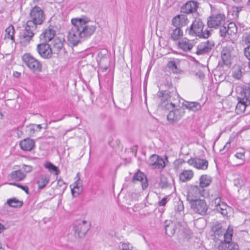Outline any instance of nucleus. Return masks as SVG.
I'll return each instance as SVG.
<instances>
[{
  "instance_id": "338daca9",
  "label": "nucleus",
  "mask_w": 250,
  "mask_h": 250,
  "mask_svg": "<svg viewBox=\"0 0 250 250\" xmlns=\"http://www.w3.org/2000/svg\"><path fill=\"white\" fill-rule=\"evenodd\" d=\"M0 115L1 116V119H2V117H3V114H2V112L0 111Z\"/></svg>"
},
{
  "instance_id": "c756f323",
  "label": "nucleus",
  "mask_w": 250,
  "mask_h": 250,
  "mask_svg": "<svg viewBox=\"0 0 250 250\" xmlns=\"http://www.w3.org/2000/svg\"><path fill=\"white\" fill-rule=\"evenodd\" d=\"M193 176V172L191 170H184L179 175L180 180L186 182L190 180Z\"/></svg>"
},
{
  "instance_id": "412c9836",
  "label": "nucleus",
  "mask_w": 250,
  "mask_h": 250,
  "mask_svg": "<svg viewBox=\"0 0 250 250\" xmlns=\"http://www.w3.org/2000/svg\"><path fill=\"white\" fill-rule=\"evenodd\" d=\"M35 143L33 139L27 138L21 140L19 145L22 150L30 151L34 148Z\"/></svg>"
},
{
  "instance_id": "2f4dec72",
  "label": "nucleus",
  "mask_w": 250,
  "mask_h": 250,
  "mask_svg": "<svg viewBox=\"0 0 250 250\" xmlns=\"http://www.w3.org/2000/svg\"><path fill=\"white\" fill-rule=\"evenodd\" d=\"M233 228L229 226L224 233V240L229 244L232 242L231 240L233 235Z\"/></svg>"
},
{
  "instance_id": "8fccbe9b",
  "label": "nucleus",
  "mask_w": 250,
  "mask_h": 250,
  "mask_svg": "<svg viewBox=\"0 0 250 250\" xmlns=\"http://www.w3.org/2000/svg\"><path fill=\"white\" fill-rule=\"evenodd\" d=\"M244 53L245 57L249 60V62H250V45L245 48Z\"/></svg>"
},
{
  "instance_id": "79ce46f5",
  "label": "nucleus",
  "mask_w": 250,
  "mask_h": 250,
  "mask_svg": "<svg viewBox=\"0 0 250 250\" xmlns=\"http://www.w3.org/2000/svg\"><path fill=\"white\" fill-rule=\"evenodd\" d=\"M57 184L58 188H60L62 192H64V191L67 188L66 184L65 182H64V181L61 179H60L58 180Z\"/></svg>"
},
{
  "instance_id": "72a5a7b5",
  "label": "nucleus",
  "mask_w": 250,
  "mask_h": 250,
  "mask_svg": "<svg viewBox=\"0 0 250 250\" xmlns=\"http://www.w3.org/2000/svg\"><path fill=\"white\" fill-rule=\"evenodd\" d=\"M44 166L49 171L54 172L55 174L56 175H58L60 173V171L58 167L50 162H46Z\"/></svg>"
},
{
  "instance_id": "20e7f679",
  "label": "nucleus",
  "mask_w": 250,
  "mask_h": 250,
  "mask_svg": "<svg viewBox=\"0 0 250 250\" xmlns=\"http://www.w3.org/2000/svg\"><path fill=\"white\" fill-rule=\"evenodd\" d=\"M22 60L25 64L34 73L39 74L42 71V65L40 62L30 53H25L22 56Z\"/></svg>"
},
{
  "instance_id": "a878e982",
  "label": "nucleus",
  "mask_w": 250,
  "mask_h": 250,
  "mask_svg": "<svg viewBox=\"0 0 250 250\" xmlns=\"http://www.w3.org/2000/svg\"><path fill=\"white\" fill-rule=\"evenodd\" d=\"M165 225L166 234L169 237L172 236L175 233L176 225L170 220H166Z\"/></svg>"
},
{
  "instance_id": "393cba45",
  "label": "nucleus",
  "mask_w": 250,
  "mask_h": 250,
  "mask_svg": "<svg viewBox=\"0 0 250 250\" xmlns=\"http://www.w3.org/2000/svg\"><path fill=\"white\" fill-rule=\"evenodd\" d=\"M56 34V31L53 26H49L41 35V39H44L46 42L52 40Z\"/></svg>"
},
{
  "instance_id": "2eb2a0df",
  "label": "nucleus",
  "mask_w": 250,
  "mask_h": 250,
  "mask_svg": "<svg viewBox=\"0 0 250 250\" xmlns=\"http://www.w3.org/2000/svg\"><path fill=\"white\" fill-rule=\"evenodd\" d=\"M199 3L195 0H189L185 3L181 8V12L185 14L193 13L197 11Z\"/></svg>"
},
{
  "instance_id": "0eeeda50",
  "label": "nucleus",
  "mask_w": 250,
  "mask_h": 250,
  "mask_svg": "<svg viewBox=\"0 0 250 250\" xmlns=\"http://www.w3.org/2000/svg\"><path fill=\"white\" fill-rule=\"evenodd\" d=\"M90 229V224L86 221L78 220L73 224V230L75 236L83 238Z\"/></svg>"
},
{
  "instance_id": "6e6552de",
  "label": "nucleus",
  "mask_w": 250,
  "mask_h": 250,
  "mask_svg": "<svg viewBox=\"0 0 250 250\" xmlns=\"http://www.w3.org/2000/svg\"><path fill=\"white\" fill-rule=\"evenodd\" d=\"M170 105L172 109L169 111L167 115V120L171 124H174L178 122L185 114L184 109L179 107L176 108L175 104L171 103Z\"/></svg>"
},
{
  "instance_id": "bb28decb",
  "label": "nucleus",
  "mask_w": 250,
  "mask_h": 250,
  "mask_svg": "<svg viewBox=\"0 0 250 250\" xmlns=\"http://www.w3.org/2000/svg\"><path fill=\"white\" fill-rule=\"evenodd\" d=\"M49 182V177L47 175L42 174L37 178V184L39 189L44 188Z\"/></svg>"
},
{
  "instance_id": "49530a36",
  "label": "nucleus",
  "mask_w": 250,
  "mask_h": 250,
  "mask_svg": "<svg viewBox=\"0 0 250 250\" xmlns=\"http://www.w3.org/2000/svg\"><path fill=\"white\" fill-rule=\"evenodd\" d=\"M228 245L229 243L225 242L224 240L221 241L218 246V249L219 250H225L226 249H227Z\"/></svg>"
},
{
  "instance_id": "f8f14e48",
  "label": "nucleus",
  "mask_w": 250,
  "mask_h": 250,
  "mask_svg": "<svg viewBox=\"0 0 250 250\" xmlns=\"http://www.w3.org/2000/svg\"><path fill=\"white\" fill-rule=\"evenodd\" d=\"M37 51L41 57L45 59H49L52 57L53 51L50 45L47 43L39 44Z\"/></svg>"
},
{
  "instance_id": "bf43d9fd",
  "label": "nucleus",
  "mask_w": 250,
  "mask_h": 250,
  "mask_svg": "<svg viewBox=\"0 0 250 250\" xmlns=\"http://www.w3.org/2000/svg\"><path fill=\"white\" fill-rule=\"evenodd\" d=\"M122 250H130L129 243H123L122 244Z\"/></svg>"
},
{
  "instance_id": "e2e57ef3",
  "label": "nucleus",
  "mask_w": 250,
  "mask_h": 250,
  "mask_svg": "<svg viewBox=\"0 0 250 250\" xmlns=\"http://www.w3.org/2000/svg\"><path fill=\"white\" fill-rule=\"evenodd\" d=\"M21 75V73H19L18 72H15L14 73V76L16 77V78H19Z\"/></svg>"
},
{
  "instance_id": "9b49d317",
  "label": "nucleus",
  "mask_w": 250,
  "mask_h": 250,
  "mask_svg": "<svg viewBox=\"0 0 250 250\" xmlns=\"http://www.w3.org/2000/svg\"><path fill=\"white\" fill-rule=\"evenodd\" d=\"M214 46L213 41L208 40L203 42L197 46L196 53L198 55L208 54L213 50Z\"/></svg>"
},
{
  "instance_id": "5fc2aeb1",
  "label": "nucleus",
  "mask_w": 250,
  "mask_h": 250,
  "mask_svg": "<svg viewBox=\"0 0 250 250\" xmlns=\"http://www.w3.org/2000/svg\"><path fill=\"white\" fill-rule=\"evenodd\" d=\"M167 197H164L158 203L159 206H165L167 204Z\"/></svg>"
},
{
  "instance_id": "4d7b16f0",
  "label": "nucleus",
  "mask_w": 250,
  "mask_h": 250,
  "mask_svg": "<svg viewBox=\"0 0 250 250\" xmlns=\"http://www.w3.org/2000/svg\"><path fill=\"white\" fill-rule=\"evenodd\" d=\"M227 31L225 26H223L220 29V35L221 37H225L226 35Z\"/></svg>"
},
{
  "instance_id": "e433bc0d",
  "label": "nucleus",
  "mask_w": 250,
  "mask_h": 250,
  "mask_svg": "<svg viewBox=\"0 0 250 250\" xmlns=\"http://www.w3.org/2000/svg\"><path fill=\"white\" fill-rule=\"evenodd\" d=\"M167 67L170 69L173 73L179 74L182 70L179 68L174 61H169L167 63Z\"/></svg>"
},
{
  "instance_id": "423d86ee",
  "label": "nucleus",
  "mask_w": 250,
  "mask_h": 250,
  "mask_svg": "<svg viewBox=\"0 0 250 250\" xmlns=\"http://www.w3.org/2000/svg\"><path fill=\"white\" fill-rule=\"evenodd\" d=\"M73 19L71 20V22L73 26L71 30L69 31L67 40L68 41L71 43L73 46H76L80 42V39H83L81 33L79 28L78 23L74 21Z\"/></svg>"
},
{
  "instance_id": "c9c22d12",
  "label": "nucleus",
  "mask_w": 250,
  "mask_h": 250,
  "mask_svg": "<svg viewBox=\"0 0 250 250\" xmlns=\"http://www.w3.org/2000/svg\"><path fill=\"white\" fill-rule=\"evenodd\" d=\"M5 38L10 39L13 42H14V33L15 29L14 26L12 25H9L6 29H5Z\"/></svg>"
},
{
  "instance_id": "473e14b6",
  "label": "nucleus",
  "mask_w": 250,
  "mask_h": 250,
  "mask_svg": "<svg viewBox=\"0 0 250 250\" xmlns=\"http://www.w3.org/2000/svg\"><path fill=\"white\" fill-rule=\"evenodd\" d=\"M159 185L163 189L168 188L171 186L168 178L163 175H161Z\"/></svg>"
},
{
  "instance_id": "4468645a",
  "label": "nucleus",
  "mask_w": 250,
  "mask_h": 250,
  "mask_svg": "<svg viewBox=\"0 0 250 250\" xmlns=\"http://www.w3.org/2000/svg\"><path fill=\"white\" fill-rule=\"evenodd\" d=\"M187 163L191 166H193L197 169L206 170L208 168V163L206 159L199 158H191Z\"/></svg>"
},
{
  "instance_id": "f03ea898",
  "label": "nucleus",
  "mask_w": 250,
  "mask_h": 250,
  "mask_svg": "<svg viewBox=\"0 0 250 250\" xmlns=\"http://www.w3.org/2000/svg\"><path fill=\"white\" fill-rule=\"evenodd\" d=\"M204 24L200 18H195L186 32L190 36L200 39H208L211 35L212 30L206 29L203 31Z\"/></svg>"
},
{
  "instance_id": "774afa93",
  "label": "nucleus",
  "mask_w": 250,
  "mask_h": 250,
  "mask_svg": "<svg viewBox=\"0 0 250 250\" xmlns=\"http://www.w3.org/2000/svg\"><path fill=\"white\" fill-rule=\"evenodd\" d=\"M248 66H249V68L250 69V62H249L248 63Z\"/></svg>"
},
{
  "instance_id": "cd10ccee",
  "label": "nucleus",
  "mask_w": 250,
  "mask_h": 250,
  "mask_svg": "<svg viewBox=\"0 0 250 250\" xmlns=\"http://www.w3.org/2000/svg\"><path fill=\"white\" fill-rule=\"evenodd\" d=\"M212 181V178L208 175H202L199 179V186L204 189L208 187Z\"/></svg>"
},
{
  "instance_id": "a211bd4d",
  "label": "nucleus",
  "mask_w": 250,
  "mask_h": 250,
  "mask_svg": "<svg viewBox=\"0 0 250 250\" xmlns=\"http://www.w3.org/2000/svg\"><path fill=\"white\" fill-rule=\"evenodd\" d=\"M221 59L222 62H219L218 67H222L223 64L229 66L231 64L230 52L227 48H223L222 50Z\"/></svg>"
},
{
  "instance_id": "a19ab883",
  "label": "nucleus",
  "mask_w": 250,
  "mask_h": 250,
  "mask_svg": "<svg viewBox=\"0 0 250 250\" xmlns=\"http://www.w3.org/2000/svg\"><path fill=\"white\" fill-rule=\"evenodd\" d=\"M9 185L17 187L24 191L26 194H29V189L27 186H23L20 183H17L16 182L10 183H9Z\"/></svg>"
},
{
  "instance_id": "09e8293b",
  "label": "nucleus",
  "mask_w": 250,
  "mask_h": 250,
  "mask_svg": "<svg viewBox=\"0 0 250 250\" xmlns=\"http://www.w3.org/2000/svg\"><path fill=\"white\" fill-rule=\"evenodd\" d=\"M234 185L238 188H241L243 185V181L241 179L237 178L233 181Z\"/></svg>"
},
{
  "instance_id": "69168bd1",
  "label": "nucleus",
  "mask_w": 250,
  "mask_h": 250,
  "mask_svg": "<svg viewBox=\"0 0 250 250\" xmlns=\"http://www.w3.org/2000/svg\"><path fill=\"white\" fill-rule=\"evenodd\" d=\"M37 128H38L39 129H41L42 128V126H41V125H37Z\"/></svg>"
},
{
  "instance_id": "5701e85b",
  "label": "nucleus",
  "mask_w": 250,
  "mask_h": 250,
  "mask_svg": "<svg viewBox=\"0 0 250 250\" xmlns=\"http://www.w3.org/2000/svg\"><path fill=\"white\" fill-rule=\"evenodd\" d=\"M174 28H170L168 31L170 35V39L173 41H177L180 40L183 36V32L181 28L175 27Z\"/></svg>"
},
{
  "instance_id": "a18cd8bd",
  "label": "nucleus",
  "mask_w": 250,
  "mask_h": 250,
  "mask_svg": "<svg viewBox=\"0 0 250 250\" xmlns=\"http://www.w3.org/2000/svg\"><path fill=\"white\" fill-rule=\"evenodd\" d=\"M157 158H159V156L157 154H153L152 155L149 160H148V164L149 166L152 167L153 165L154 164L155 161H156Z\"/></svg>"
},
{
  "instance_id": "b1692460",
  "label": "nucleus",
  "mask_w": 250,
  "mask_h": 250,
  "mask_svg": "<svg viewBox=\"0 0 250 250\" xmlns=\"http://www.w3.org/2000/svg\"><path fill=\"white\" fill-rule=\"evenodd\" d=\"M65 41L63 38H56L52 42V49L53 54H58L63 46V42Z\"/></svg>"
},
{
  "instance_id": "052dcab7",
  "label": "nucleus",
  "mask_w": 250,
  "mask_h": 250,
  "mask_svg": "<svg viewBox=\"0 0 250 250\" xmlns=\"http://www.w3.org/2000/svg\"><path fill=\"white\" fill-rule=\"evenodd\" d=\"M230 141H228L226 144V145H225V146H224L223 149H220V151L221 152V151H223L224 150H225L226 148H227V150H228L230 147Z\"/></svg>"
},
{
  "instance_id": "0e129e2a",
  "label": "nucleus",
  "mask_w": 250,
  "mask_h": 250,
  "mask_svg": "<svg viewBox=\"0 0 250 250\" xmlns=\"http://www.w3.org/2000/svg\"><path fill=\"white\" fill-rule=\"evenodd\" d=\"M81 192V189L80 188H79V189H75V193H77L78 195H79Z\"/></svg>"
},
{
  "instance_id": "680f3d73",
  "label": "nucleus",
  "mask_w": 250,
  "mask_h": 250,
  "mask_svg": "<svg viewBox=\"0 0 250 250\" xmlns=\"http://www.w3.org/2000/svg\"><path fill=\"white\" fill-rule=\"evenodd\" d=\"M5 229V227L3 225L0 223V233L2 232L3 230Z\"/></svg>"
},
{
  "instance_id": "de8ad7c7",
  "label": "nucleus",
  "mask_w": 250,
  "mask_h": 250,
  "mask_svg": "<svg viewBox=\"0 0 250 250\" xmlns=\"http://www.w3.org/2000/svg\"><path fill=\"white\" fill-rule=\"evenodd\" d=\"M21 168L23 170L25 174L30 172L33 170V167L32 166L26 165H23Z\"/></svg>"
},
{
  "instance_id": "9d476101",
  "label": "nucleus",
  "mask_w": 250,
  "mask_h": 250,
  "mask_svg": "<svg viewBox=\"0 0 250 250\" xmlns=\"http://www.w3.org/2000/svg\"><path fill=\"white\" fill-rule=\"evenodd\" d=\"M204 192V189L200 186L191 185L188 192L187 200L189 202L199 199L200 196H205Z\"/></svg>"
},
{
  "instance_id": "aec40b11",
  "label": "nucleus",
  "mask_w": 250,
  "mask_h": 250,
  "mask_svg": "<svg viewBox=\"0 0 250 250\" xmlns=\"http://www.w3.org/2000/svg\"><path fill=\"white\" fill-rule=\"evenodd\" d=\"M193 41H190L189 40L185 38L177 42L178 47L185 52L190 51L193 48L194 44L193 43Z\"/></svg>"
},
{
  "instance_id": "6ab92c4d",
  "label": "nucleus",
  "mask_w": 250,
  "mask_h": 250,
  "mask_svg": "<svg viewBox=\"0 0 250 250\" xmlns=\"http://www.w3.org/2000/svg\"><path fill=\"white\" fill-rule=\"evenodd\" d=\"M167 88V89L158 91L157 94V96L161 98L162 101H167L174 92V88L172 83L168 84Z\"/></svg>"
},
{
  "instance_id": "864d4df0",
  "label": "nucleus",
  "mask_w": 250,
  "mask_h": 250,
  "mask_svg": "<svg viewBox=\"0 0 250 250\" xmlns=\"http://www.w3.org/2000/svg\"><path fill=\"white\" fill-rule=\"evenodd\" d=\"M213 202H214V204H215V208L217 207H218V206H219L221 204L224 203L223 202L221 201V198L220 197H218L216 198L214 200Z\"/></svg>"
},
{
  "instance_id": "ea45409f",
  "label": "nucleus",
  "mask_w": 250,
  "mask_h": 250,
  "mask_svg": "<svg viewBox=\"0 0 250 250\" xmlns=\"http://www.w3.org/2000/svg\"><path fill=\"white\" fill-rule=\"evenodd\" d=\"M75 186L73 188H71V193L73 196H75V189H79L82 187V181L80 180L79 177L78 179L75 182Z\"/></svg>"
},
{
  "instance_id": "603ef678",
  "label": "nucleus",
  "mask_w": 250,
  "mask_h": 250,
  "mask_svg": "<svg viewBox=\"0 0 250 250\" xmlns=\"http://www.w3.org/2000/svg\"><path fill=\"white\" fill-rule=\"evenodd\" d=\"M244 155H245V151L243 150V151L237 152L235 154V156L239 159L243 160L244 162Z\"/></svg>"
},
{
  "instance_id": "f257e3e1",
  "label": "nucleus",
  "mask_w": 250,
  "mask_h": 250,
  "mask_svg": "<svg viewBox=\"0 0 250 250\" xmlns=\"http://www.w3.org/2000/svg\"><path fill=\"white\" fill-rule=\"evenodd\" d=\"M29 16L30 20L27 21L23 33L20 36V43L23 46H26L32 40L37 25L42 24L45 20L44 11L38 6L31 9Z\"/></svg>"
},
{
  "instance_id": "39448f33",
  "label": "nucleus",
  "mask_w": 250,
  "mask_h": 250,
  "mask_svg": "<svg viewBox=\"0 0 250 250\" xmlns=\"http://www.w3.org/2000/svg\"><path fill=\"white\" fill-rule=\"evenodd\" d=\"M73 21L78 23L83 38L89 37L96 30V27L95 25H87V21L84 19H73Z\"/></svg>"
},
{
  "instance_id": "6e6d98bb",
  "label": "nucleus",
  "mask_w": 250,
  "mask_h": 250,
  "mask_svg": "<svg viewBox=\"0 0 250 250\" xmlns=\"http://www.w3.org/2000/svg\"><path fill=\"white\" fill-rule=\"evenodd\" d=\"M241 76V71L238 70L237 71H235L233 74V77L234 79H239Z\"/></svg>"
},
{
  "instance_id": "13d9d810",
  "label": "nucleus",
  "mask_w": 250,
  "mask_h": 250,
  "mask_svg": "<svg viewBox=\"0 0 250 250\" xmlns=\"http://www.w3.org/2000/svg\"><path fill=\"white\" fill-rule=\"evenodd\" d=\"M196 76L198 77L200 80H203L205 78L204 73L201 71H198L196 73Z\"/></svg>"
},
{
  "instance_id": "4be33fe9",
  "label": "nucleus",
  "mask_w": 250,
  "mask_h": 250,
  "mask_svg": "<svg viewBox=\"0 0 250 250\" xmlns=\"http://www.w3.org/2000/svg\"><path fill=\"white\" fill-rule=\"evenodd\" d=\"M26 174L22 172L21 169L12 171L7 176V179L9 181H15L20 182L22 181L26 177Z\"/></svg>"
},
{
  "instance_id": "37998d69",
  "label": "nucleus",
  "mask_w": 250,
  "mask_h": 250,
  "mask_svg": "<svg viewBox=\"0 0 250 250\" xmlns=\"http://www.w3.org/2000/svg\"><path fill=\"white\" fill-rule=\"evenodd\" d=\"M184 163H185V161L184 159H178L176 160L173 163L174 169L176 170L178 169L181 165Z\"/></svg>"
},
{
  "instance_id": "c03bdc74",
  "label": "nucleus",
  "mask_w": 250,
  "mask_h": 250,
  "mask_svg": "<svg viewBox=\"0 0 250 250\" xmlns=\"http://www.w3.org/2000/svg\"><path fill=\"white\" fill-rule=\"evenodd\" d=\"M227 250H239V247L237 243L231 242L229 244Z\"/></svg>"
},
{
  "instance_id": "4c0bfd02",
  "label": "nucleus",
  "mask_w": 250,
  "mask_h": 250,
  "mask_svg": "<svg viewBox=\"0 0 250 250\" xmlns=\"http://www.w3.org/2000/svg\"><path fill=\"white\" fill-rule=\"evenodd\" d=\"M211 229L215 235L219 236L224 233V229H223L222 226L219 224L214 225Z\"/></svg>"
},
{
  "instance_id": "58836bf2",
  "label": "nucleus",
  "mask_w": 250,
  "mask_h": 250,
  "mask_svg": "<svg viewBox=\"0 0 250 250\" xmlns=\"http://www.w3.org/2000/svg\"><path fill=\"white\" fill-rule=\"evenodd\" d=\"M228 206L225 202L221 204L219 206H218L215 209L219 212H220L223 216H226L228 214L227 208Z\"/></svg>"
},
{
  "instance_id": "dca6fc26",
  "label": "nucleus",
  "mask_w": 250,
  "mask_h": 250,
  "mask_svg": "<svg viewBox=\"0 0 250 250\" xmlns=\"http://www.w3.org/2000/svg\"><path fill=\"white\" fill-rule=\"evenodd\" d=\"M137 181H140L142 183V187L143 189H145L148 187V182L146 175L140 170L136 172L132 179V182L135 183Z\"/></svg>"
},
{
  "instance_id": "f3484780",
  "label": "nucleus",
  "mask_w": 250,
  "mask_h": 250,
  "mask_svg": "<svg viewBox=\"0 0 250 250\" xmlns=\"http://www.w3.org/2000/svg\"><path fill=\"white\" fill-rule=\"evenodd\" d=\"M188 19L186 15L181 14L175 16L172 20V24L174 27L181 28L188 24Z\"/></svg>"
},
{
  "instance_id": "7ed1b4c3",
  "label": "nucleus",
  "mask_w": 250,
  "mask_h": 250,
  "mask_svg": "<svg viewBox=\"0 0 250 250\" xmlns=\"http://www.w3.org/2000/svg\"><path fill=\"white\" fill-rule=\"evenodd\" d=\"M240 95L237 98L238 102L236 106L238 114L244 112L246 107L250 105V84L243 87Z\"/></svg>"
},
{
  "instance_id": "7c9ffc66",
  "label": "nucleus",
  "mask_w": 250,
  "mask_h": 250,
  "mask_svg": "<svg viewBox=\"0 0 250 250\" xmlns=\"http://www.w3.org/2000/svg\"><path fill=\"white\" fill-rule=\"evenodd\" d=\"M6 203L10 207L15 208H21L23 204L22 201H20L16 198L8 199Z\"/></svg>"
},
{
  "instance_id": "3c124183",
  "label": "nucleus",
  "mask_w": 250,
  "mask_h": 250,
  "mask_svg": "<svg viewBox=\"0 0 250 250\" xmlns=\"http://www.w3.org/2000/svg\"><path fill=\"white\" fill-rule=\"evenodd\" d=\"M184 207L182 201H179L177 206L175 207L176 211L180 212L184 210Z\"/></svg>"
},
{
  "instance_id": "f704fd0d",
  "label": "nucleus",
  "mask_w": 250,
  "mask_h": 250,
  "mask_svg": "<svg viewBox=\"0 0 250 250\" xmlns=\"http://www.w3.org/2000/svg\"><path fill=\"white\" fill-rule=\"evenodd\" d=\"M166 166L164 160L162 157L159 156V158H157L156 161H155L152 167L153 169H163Z\"/></svg>"
},
{
  "instance_id": "ddd939ff",
  "label": "nucleus",
  "mask_w": 250,
  "mask_h": 250,
  "mask_svg": "<svg viewBox=\"0 0 250 250\" xmlns=\"http://www.w3.org/2000/svg\"><path fill=\"white\" fill-rule=\"evenodd\" d=\"M224 15L218 14L209 16L208 19V26L209 28H216L220 26L225 21Z\"/></svg>"
},
{
  "instance_id": "c85d7f7f",
  "label": "nucleus",
  "mask_w": 250,
  "mask_h": 250,
  "mask_svg": "<svg viewBox=\"0 0 250 250\" xmlns=\"http://www.w3.org/2000/svg\"><path fill=\"white\" fill-rule=\"evenodd\" d=\"M183 105L186 108L194 112H196L201 108V105L198 102L185 101Z\"/></svg>"
},
{
  "instance_id": "1a4fd4ad",
  "label": "nucleus",
  "mask_w": 250,
  "mask_h": 250,
  "mask_svg": "<svg viewBox=\"0 0 250 250\" xmlns=\"http://www.w3.org/2000/svg\"><path fill=\"white\" fill-rule=\"evenodd\" d=\"M191 208L193 211L202 215L207 214L208 206L204 199H197L189 202Z\"/></svg>"
}]
</instances>
